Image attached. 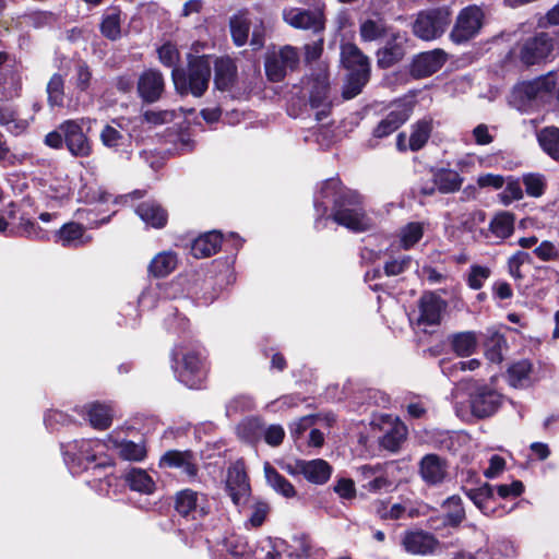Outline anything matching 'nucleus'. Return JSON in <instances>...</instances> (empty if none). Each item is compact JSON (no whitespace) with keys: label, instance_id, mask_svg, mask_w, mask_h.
I'll list each match as a JSON object with an SVG mask.
<instances>
[{"label":"nucleus","instance_id":"5701e85b","mask_svg":"<svg viewBox=\"0 0 559 559\" xmlns=\"http://www.w3.org/2000/svg\"><path fill=\"white\" fill-rule=\"evenodd\" d=\"M99 139L104 146L110 150L120 151L130 145L132 135L130 133H124L121 124L114 120L112 124H106L102 129Z\"/></svg>","mask_w":559,"mask_h":559},{"label":"nucleus","instance_id":"4c0bfd02","mask_svg":"<svg viewBox=\"0 0 559 559\" xmlns=\"http://www.w3.org/2000/svg\"><path fill=\"white\" fill-rule=\"evenodd\" d=\"M463 179L460 174L451 169H442L435 175V183L442 193H452L462 186Z\"/></svg>","mask_w":559,"mask_h":559},{"label":"nucleus","instance_id":"aec40b11","mask_svg":"<svg viewBox=\"0 0 559 559\" xmlns=\"http://www.w3.org/2000/svg\"><path fill=\"white\" fill-rule=\"evenodd\" d=\"M165 90L163 74L158 70L148 69L144 71L138 81V92L146 103L158 100Z\"/></svg>","mask_w":559,"mask_h":559},{"label":"nucleus","instance_id":"ea45409f","mask_svg":"<svg viewBox=\"0 0 559 559\" xmlns=\"http://www.w3.org/2000/svg\"><path fill=\"white\" fill-rule=\"evenodd\" d=\"M490 231L500 239H506L513 234L514 215L509 212L498 213L490 222Z\"/></svg>","mask_w":559,"mask_h":559},{"label":"nucleus","instance_id":"f8f14e48","mask_svg":"<svg viewBox=\"0 0 559 559\" xmlns=\"http://www.w3.org/2000/svg\"><path fill=\"white\" fill-rule=\"evenodd\" d=\"M310 105L312 108H322L317 112V119L328 115L329 103V73L324 64H320L310 79Z\"/></svg>","mask_w":559,"mask_h":559},{"label":"nucleus","instance_id":"3c124183","mask_svg":"<svg viewBox=\"0 0 559 559\" xmlns=\"http://www.w3.org/2000/svg\"><path fill=\"white\" fill-rule=\"evenodd\" d=\"M424 234V227L420 223H409L401 231V242L404 249L412 248L417 243Z\"/></svg>","mask_w":559,"mask_h":559},{"label":"nucleus","instance_id":"cd10ccee","mask_svg":"<svg viewBox=\"0 0 559 559\" xmlns=\"http://www.w3.org/2000/svg\"><path fill=\"white\" fill-rule=\"evenodd\" d=\"M57 241L63 247H79L88 241L84 227L78 223L64 224L57 234Z\"/></svg>","mask_w":559,"mask_h":559},{"label":"nucleus","instance_id":"0eeeda50","mask_svg":"<svg viewBox=\"0 0 559 559\" xmlns=\"http://www.w3.org/2000/svg\"><path fill=\"white\" fill-rule=\"evenodd\" d=\"M283 20L292 27L311 31L320 35L325 28V16L322 7L312 9L286 8L283 10Z\"/></svg>","mask_w":559,"mask_h":559},{"label":"nucleus","instance_id":"864d4df0","mask_svg":"<svg viewBox=\"0 0 559 559\" xmlns=\"http://www.w3.org/2000/svg\"><path fill=\"white\" fill-rule=\"evenodd\" d=\"M157 52L158 59L164 66L173 69L177 68L176 64L179 61V51L175 45L166 43L158 48Z\"/></svg>","mask_w":559,"mask_h":559},{"label":"nucleus","instance_id":"58836bf2","mask_svg":"<svg viewBox=\"0 0 559 559\" xmlns=\"http://www.w3.org/2000/svg\"><path fill=\"white\" fill-rule=\"evenodd\" d=\"M100 32L102 34L110 39L117 40L121 35V14L120 11L116 9L108 10L100 23Z\"/></svg>","mask_w":559,"mask_h":559},{"label":"nucleus","instance_id":"20e7f679","mask_svg":"<svg viewBox=\"0 0 559 559\" xmlns=\"http://www.w3.org/2000/svg\"><path fill=\"white\" fill-rule=\"evenodd\" d=\"M171 357L179 381L189 388L198 386L206 374V362L201 353L177 346L174 348Z\"/></svg>","mask_w":559,"mask_h":559},{"label":"nucleus","instance_id":"423d86ee","mask_svg":"<svg viewBox=\"0 0 559 559\" xmlns=\"http://www.w3.org/2000/svg\"><path fill=\"white\" fill-rule=\"evenodd\" d=\"M555 45L556 38L551 34L535 33L518 45V57L526 66L538 64L551 56Z\"/></svg>","mask_w":559,"mask_h":559},{"label":"nucleus","instance_id":"473e14b6","mask_svg":"<svg viewBox=\"0 0 559 559\" xmlns=\"http://www.w3.org/2000/svg\"><path fill=\"white\" fill-rule=\"evenodd\" d=\"M432 130L431 119H421L412 126V133L408 141L409 150L419 151L427 143Z\"/></svg>","mask_w":559,"mask_h":559},{"label":"nucleus","instance_id":"e2e57ef3","mask_svg":"<svg viewBox=\"0 0 559 559\" xmlns=\"http://www.w3.org/2000/svg\"><path fill=\"white\" fill-rule=\"evenodd\" d=\"M323 43H324V39H323L322 36H320L312 44L305 45V47H304V50H305V61L307 63L316 61V60H318L321 57V55L323 52Z\"/></svg>","mask_w":559,"mask_h":559},{"label":"nucleus","instance_id":"393cba45","mask_svg":"<svg viewBox=\"0 0 559 559\" xmlns=\"http://www.w3.org/2000/svg\"><path fill=\"white\" fill-rule=\"evenodd\" d=\"M214 84L219 91L229 90L237 75V67L230 58H218L214 63Z\"/></svg>","mask_w":559,"mask_h":559},{"label":"nucleus","instance_id":"4be33fe9","mask_svg":"<svg viewBox=\"0 0 559 559\" xmlns=\"http://www.w3.org/2000/svg\"><path fill=\"white\" fill-rule=\"evenodd\" d=\"M444 308L445 304L440 297L432 293L424 294L419 299L418 324L425 326L439 324Z\"/></svg>","mask_w":559,"mask_h":559},{"label":"nucleus","instance_id":"a18cd8bd","mask_svg":"<svg viewBox=\"0 0 559 559\" xmlns=\"http://www.w3.org/2000/svg\"><path fill=\"white\" fill-rule=\"evenodd\" d=\"M198 492L192 489H185L176 496V510L182 516L189 515L197 509L198 506Z\"/></svg>","mask_w":559,"mask_h":559},{"label":"nucleus","instance_id":"72a5a7b5","mask_svg":"<svg viewBox=\"0 0 559 559\" xmlns=\"http://www.w3.org/2000/svg\"><path fill=\"white\" fill-rule=\"evenodd\" d=\"M70 82L78 92H88L94 82L91 67L85 61L76 62Z\"/></svg>","mask_w":559,"mask_h":559},{"label":"nucleus","instance_id":"bf43d9fd","mask_svg":"<svg viewBox=\"0 0 559 559\" xmlns=\"http://www.w3.org/2000/svg\"><path fill=\"white\" fill-rule=\"evenodd\" d=\"M269 511H270V507L267 503L262 502V501L255 502L252 506V513L248 520V523L252 527H260L264 523V521L269 514Z\"/></svg>","mask_w":559,"mask_h":559},{"label":"nucleus","instance_id":"8fccbe9b","mask_svg":"<svg viewBox=\"0 0 559 559\" xmlns=\"http://www.w3.org/2000/svg\"><path fill=\"white\" fill-rule=\"evenodd\" d=\"M465 493L480 511L485 512L488 500L493 497V487L484 484L478 488L466 490Z\"/></svg>","mask_w":559,"mask_h":559},{"label":"nucleus","instance_id":"6e6552de","mask_svg":"<svg viewBox=\"0 0 559 559\" xmlns=\"http://www.w3.org/2000/svg\"><path fill=\"white\" fill-rule=\"evenodd\" d=\"M484 13L477 5L462 9L450 33V39L455 44L466 43L475 37L483 26Z\"/></svg>","mask_w":559,"mask_h":559},{"label":"nucleus","instance_id":"c756f323","mask_svg":"<svg viewBox=\"0 0 559 559\" xmlns=\"http://www.w3.org/2000/svg\"><path fill=\"white\" fill-rule=\"evenodd\" d=\"M264 474L267 484L284 497L292 498L296 495L294 486L267 462L264 464Z\"/></svg>","mask_w":559,"mask_h":559},{"label":"nucleus","instance_id":"37998d69","mask_svg":"<svg viewBox=\"0 0 559 559\" xmlns=\"http://www.w3.org/2000/svg\"><path fill=\"white\" fill-rule=\"evenodd\" d=\"M48 104L51 107H62L64 100V79L55 73L47 83Z\"/></svg>","mask_w":559,"mask_h":559},{"label":"nucleus","instance_id":"f257e3e1","mask_svg":"<svg viewBox=\"0 0 559 559\" xmlns=\"http://www.w3.org/2000/svg\"><path fill=\"white\" fill-rule=\"evenodd\" d=\"M211 75V57L206 55L190 56L187 70L175 68L171 72L176 91L194 97H201L206 92Z\"/></svg>","mask_w":559,"mask_h":559},{"label":"nucleus","instance_id":"774afa93","mask_svg":"<svg viewBox=\"0 0 559 559\" xmlns=\"http://www.w3.org/2000/svg\"><path fill=\"white\" fill-rule=\"evenodd\" d=\"M334 490L343 499H353L356 495L354 481L348 478L340 479L336 483Z\"/></svg>","mask_w":559,"mask_h":559},{"label":"nucleus","instance_id":"4468645a","mask_svg":"<svg viewBox=\"0 0 559 559\" xmlns=\"http://www.w3.org/2000/svg\"><path fill=\"white\" fill-rule=\"evenodd\" d=\"M557 81V72L551 71L532 81L519 84L514 90V94L521 99L528 102L543 99L552 92Z\"/></svg>","mask_w":559,"mask_h":559},{"label":"nucleus","instance_id":"7c9ffc66","mask_svg":"<svg viewBox=\"0 0 559 559\" xmlns=\"http://www.w3.org/2000/svg\"><path fill=\"white\" fill-rule=\"evenodd\" d=\"M176 265V254L170 251H164L154 257L148 265V271L155 277H164L173 272Z\"/></svg>","mask_w":559,"mask_h":559},{"label":"nucleus","instance_id":"603ef678","mask_svg":"<svg viewBox=\"0 0 559 559\" xmlns=\"http://www.w3.org/2000/svg\"><path fill=\"white\" fill-rule=\"evenodd\" d=\"M531 262V254L525 251H516L508 261L510 275L515 280H522L521 266Z\"/></svg>","mask_w":559,"mask_h":559},{"label":"nucleus","instance_id":"69168bd1","mask_svg":"<svg viewBox=\"0 0 559 559\" xmlns=\"http://www.w3.org/2000/svg\"><path fill=\"white\" fill-rule=\"evenodd\" d=\"M266 36V28L262 20L253 26L250 45L254 50H258L264 46Z\"/></svg>","mask_w":559,"mask_h":559},{"label":"nucleus","instance_id":"9d476101","mask_svg":"<svg viewBox=\"0 0 559 559\" xmlns=\"http://www.w3.org/2000/svg\"><path fill=\"white\" fill-rule=\"evenodd\" d=\"M413 107L408 103L394 104L392 109L379 121L372 131V138L368 140L367 145L373 148L378 145V140L383 139L395 132L411 117Z\"/></svg>","mask_w":559,"mask_h":559},{"label":"nucleus","instance_id":"e433bc0d","mask_svg":"<svg viewBox=\"0 0 559 559\" xmlns=\"http://www.w3.org/2000/svg\"><path fill=\"white\" fill-rule=\"evenodd\" d=\"M91 425L96 429H107L112 421V411L108 405L93 403L87 408Z\"/></svg>","mask_w":559,"mask_h":559},{"label":"nucleus","instance_id":"a878e982","mask_svg":"<svg viewBox=\"0 0 559 559\" xmlns=\"http://www.w3.org/2000/svg\"><path fill=\"white\" fill-rule=\"evenodd\" d=\"M251 27V20L248 16V11H239L229 19V29L234 44L237 47H242L248 43L249 32Z\"/></svg>","mask_w":559,"mask_h":559},{"label":"nucleus","instance_id":"338daca9","mask_svg":"<svg viewBox=\"0 0 559 559\" xmlns=\"http://www.w3.org/2000/svg\"><path fill=\"white\" fill-rule=\"evenodd\" d=\"M364 487L369 491L377 493L381 490H389L392 487V481L382 474L368 480Z\"/></svg>","mask_w":559,"mask_h":559},{"label":"nucleus","instance_id":"09e8293b","mask_svg":"<svg viewBox=\"0 0 559 559\" xmlns=\"http://www.w3.org/2000/svg\"><path fill=\"white\" fill-rule=\"evenodd\" d=\"M523 185L527 195L539 198L544 194L546 189V178L540 174H526L523 176Z\"/></svg>","mask_w":559,"mask_h":559},{"label":"nucleus","instance_id":"1a4fd4ad","mask_svg":"<svg viewBox=\"0 0 559 559\" xmlns=\"http://www.w3.org/2000/svg\"><path fill=\"white\" fill-rule=\"evenodd\" d=\"M299 63V53L293 46H284L277 51L267 53L265 58V73L270 81H282L287 71H293Z\"/></svg>","mask_w":559,"mask_h":559},{"label":"nucleus","instance_id":"bb28decb","mask_svg":"<svg viewBox=\"0 0 559 559\" xmlns=\"http://www.w3.org/2000/svg\"><path fill=\"white\" fill-rule=\"evenodd\" d=\"M221 242L222 237L218 233H206L193 241L191 252L198 259L206 258L217 252Z\"/></svg>","mask_w":559,"mask_h":559},{"label":"nucleus","instance_id":"f3484780","mask_svg":"<svg viewBox=\"0 0 559 559\" xmlns=\"http://www.w3.org/2000/svg\"><path fill=\"white\" fill-rule=\"evenodd\" d=\"M448 60V53L440 48L420 52L413 59L411 74L416 79L432 75L439 71Z\"/></svg>","mask_w":559,"mask_h":559},{"label":"nucleus","instance_id":"79ce46f5","mask_svg":"<svg viewBox=\"0 0 559 559\" xmlns=\"http://www.w3.org/2000/svg\"><path fill=\"white\" fill-rule=\"evenodd\" d=\"M386 33L385 23L382 19H367L360 23L359 34L364 41H373L382 38Z\"/></svg>","mask_w":559,"mask_h":559},{"label":"nucleus","instance_id":"a19ab883","mask_svg":"<svg viewBox=\"0 0 559 559\" xmlns=\"http://www.w3.org/2000/svg\"><path fill=\"white\" fill-rule=\"evenodd\" d=\"M445 521L451 526H459L465 519V510L461 497L451 496L442 503Z\"/></svg>","mask_w":559,"mask_h":559},{"label":"nucleus","instance_id":"c9c22d12","mask_svg":"<svg viewBox=\"0 0 559 559\" xmlns=\"http://www.w3.org/2000/svg\"><path fill=\"white\" fill-rule=\"evenodd\" d=\"M126 480L130 488L142 493H152L155 489V483L152 477L140 468H132L127 475Z\"/></svg>","mask_w":559,"mask_h":559},{"label":"nucleus","instance_id":"f03ea898","mask_svg":"<svg viewBox=\"0 0 559 559\" xmlns=\"http://www.w3.org/2000/svg\"><path fill=\"white\" fill-rule=\"evenodd\" d=\"M332 218L353 231H366L373 223L362 207V198L357 191H345L334 199Z\"/></svg>","mask_w":559,"mask_h":559},{"label":"nucleus","instance_id":"f704fd0d","mask_svg":"<svg viewBox=\"0 0 559 559\" xmlns=\"http://www.w3.org/2000/svg\"><path fill=\"white\" fill-rule=\"evenodd\" d=\"M99 447V442L95 440H81L68 444L67 454L72 455L73 460L79 462H94L96 460L95 448Z\"/></svg>","mask_w":559,"mask_h":559},{"label":"nucleus","instance_id":"c03bdc74","mask_svg":"<svg viewBox=\"0 0 559 559\" xmlns=\"http://www.w3.org/2000/svg\"><path fill=\"white\" fill-rule=\"evenodd\" d=\"M114 444L119 450V455L123 460L142 461L146 456V448L144 443L122 440L120 442L115 441Z\"/></svg>","mask_w":559,"mask_h":559},{"label":"nucleus","instance_id":"dca6fc26","mask_svg":"<svg viewBox=\"0 0 559 559\" xmlns=\"http://www.w3.org/2000/svg\"><path fill=\"white\" fill-rule=\"evenodd\" d=\"M472 413L479 418L493 415L501 406L502 396L496 390L487 385L478 386L471 394Z\"/></svg>","mask_w":559,"mask_h":559},{"label":"nucleus","instance_id":"2eb2a0df","mask_svg":"<svg viewBox=\"0 0 559 559\" xmlns=\"http://www.w3.org/2000/svg\"><path fill=\"white\" fill-rule=\"evenodd\" d=\"M159 466L181 469L189 479H194L199 474V457L191 450H168L160 457Z\"/></svg>","mask_w":559,"mask_h":559},{"label":"nucleus","instance_id":"9b49d317","mask_svg":"<svg viewBox=\"0 0 559 559\" xmlns=\"http://www.w3.org/2000/svg\"><path fill=\"white\" fill-rule=\"evenodd\" d=\"M225 489L237 507L246 504L249 500L251 487L243 461H236L228 467Z\"/></svg>","mask_w":559,"mask_h":559},{"label":"nucleus","instance_id":"de8ad7c7","mask_svg":"<svg viewBox=\"0 0 559 559\" xmlns=\"http://www.w3.org/2000/svg\"><path fill=\"white\" fill-rule=\"evenodd\" d=\"M406 427L404 425H395L391 430L384 433L380 440L382 448L395 452L406 437Z\"/></svg>","mask_w":559,"mask_h":559},{"label":"nucleus","instance_id":"5fc2aeb1","mask_svg":"<svg viewBox=\"0 0 559 559\" xmlns=\"http://www.w3.org/2000/svg\"><path fill=\"white\" fill-rule=\"evenodd\" d=\"M403 57V50L400 47H385L378 52V63L382 68H389Z\"/></svg>","mask_w":559,"mask_h":559},{"label":"nucleus","instance_id":"13d9d810","mask_svg":"<svg viewBox=\"0 0 559 559\" xmlns=\"http://www.w3.org/2000/svg\"><path fill=\"white\" fill-rule=\"evenodd\" d=\"M533 253L542 261H555L559 259V250L556 246L550 241H543L539 246H537Z\"/></svg>","mask_w":559,"mask_h":559},{"label":"nucleus","instance_id":"0e129e2a","mask_svg":"<svg viewBox=\"0 0 559 559\" xmlns=\"http://www.w3.org/2000/svg\"><path fill=\"white\" fill-rule=\"evenodd\" d=\"M144 121L152 124H163L174 119V114L167 110H147L143 114Z\"/></svg>","mask_w":559,"mask_h":559},{"label":"nucleus","instance_id":"6e6d98bb","mask_svg":"<svg viewBox=\"0 0 559 559\" xmlns=\"http://www.w3.org/2000/svg\"><path fill=\"white\" fill-rule=\"evenodd\" d=\"M523 198V191L520 181L510 180L503 192L500 194L501 202L504 205H509L513 201L521 200Z\"/></svg>","mask_w":559,"mask_h":559},{"label":"nucleus","instance_id":"412c9836","mask_svg":"<svg viewBox=\"0 0 559 559\" xmlns=\"http://www.w3.org/2000/svg\"><path fill=\"white\" fill-rule=\"evenodd\" d=\"M404 549L412 555L426 556L432 554L438 546V540L432 534L424 531L406 532L402 537Z\"/></svg>","mask_w":559,"mask_h":559},{"label":"nucleus","instance_id":"b1692460","mask_svg":"<svg viewBox=\"0 0 559 559\" xmlns=\"http://www.w3.org/2000/svg\"><path fill=\"white\" fill-rule=\"evenodd\" d=\"M136 214L146 225L154 228H163L168 219L167 211L155 201H145L139 204Z\"/></svg>","mask_w":559,"mask_h":559},{"label":"nucleus","instance_id":"4d7b16f0","mask_svg":"<svg viewBox=\"0 0 559 559\" xmlns=\"http://www.w3.org/2000/svg\"><path fill=\"white\" fill-rule=\"evenodd\" d=\"M490 275V270L486 266L473 265L468 274L467 283L471 288H481L484 281Z\"/></svg>","mask_w":559,"mask_h":559},{"label":"nucleus","instance_id":"6ab92c4d","mask_svg":"<svg viewBox=\"0 0 559 559\" xmlns=\"http://www.w3.org/2000/svg\"><path fill=\"white\" fill-rule=\"evenodd\" d=\"M418 473L425 484L437 486L448 475L447 461L437 454H426L419 462Z\"/></svg>","mask_w":559,"mask_h":559},{"label":"nucleus","instance_id":"39448f33","mask_svg":"<svg viewBox=\"0 0 559 559\" xmlns=\"http://www.w3.org/2000/svg\"><path fill=\"white\" fill-rule=\"evenodd\" d=\"M450 23L451 14L445 8L423 11L413 23V33L423 40H435L445 33Z\"/></svg>","mask_w":559,"mask_h":559},{"label":"nucleus","instance_id":"052dcab7","mask_svg":"<svg viewBox=\"0 0 559 559\" xmlns=\"http://www.w3.org/2000/svg\"><path fill=\"white\" fill-rule=\"evenodd\" d=\"M411 257L404 255L400 259H394L392 261H388L384 264V273L388 276H396L402 274L405 270L411 266Z\"/></svg>","mask_w":559,"mask_h":559},{"label":"nucleus","instance_id":"a211bd4d","mask_svg":"<svg viewBox=\"0 0 559 559\" xmlns=\"http://www.w3.org/2000/svg\"><path fill=\"white\" fill-rule=\"evenodd\" d=\"M287 472L292 475L301 474L304 477L313 484H325L332 473L330 464L321 459L311 461L298 460L294 465L287 466Z\"/></svg>","mask_w":559,"mask_h":559},{"label":"nucleus","instance_id":"2f4dec72","mask_svg":"<svg viewBox=\"0 0 559 559\" xmlns=\"http://www.w3.org/2000/svg\"><path fill=\"white\" fill-rule=\"evenodd\" d=\"M451 346L456 355L469 356L476 349L477 335L472 331L455 333L451 336Z\"/></svg>","mask_w":559,"mask_h":559},{"label":"nucleus","instance_id":"c85d7f7f","mask_svg":"<svg viewBox=\"0 0 559 559\" xmlns=\"http://www.w3.org/2000/svg\"><path fill=\"white\" fill-rule=\"evenodd\" d=\"M537 141L547 155L559 162V128L554 126L543 128L537 133Z\"/></svg>","mask_w":559,"mask_h":559},{"label":"nucleus","instance_id":"680f3d73","mask_svg":"<svg viewBox=\"0 0 559 559\" xmlns=\"http://www.w3.org/2000/svg\"><path fill=\"white\" fill-rule=\"evenodd\" d=\"M285 431L280 425H271L265 429L264 440L271 447H277L283 442Z\"/></svg>","mask_w":559,"mask_h":559},{"label":"nucleus","instance_id":"49530a36","mask_svg":"<svg viewBox=\"0 0 559 559\" xmlns=\"http://www.w3.org/2000/svg\"><path fill=\"white\" fill-rule=\"evenodd\" d=\"M532 366L527 360H521L513 364L508 369L509 383L514 388L523 386L525 381L528 380Z\"/></svg>","mask_w":559,"mask_h":559},{"label":"nucleus","instance_id":"7ed1b4c3","mask_svg":"<svg viewBox=\"0 0 559 559\" xmlns=\"http://www.w3.org/2000/svg\"><path fill=\"white\" fill-rule=\"evenodd\" d=\"M342 62L349 71L343 91L345 98L358 95L370 78V63L361 50L354 44H344L341 50Z\"/></svg>","mask_w":559,"mask_h":559},{"label":"nucleus","instance_id":"ddd939ff","mask_svg":"<svg viewBox=\"0 0 559 559\" xmlns=\"http://www.w3.org/2000/svg\"><path fill=\"white\" fill-rule=\"evenodd\" d=\"M63 133L69 152L76 157H87L92 153V144L78 120H66L59 126Z\"/></svg>","mask_w":559,"mask_h":559}]
</instances>
